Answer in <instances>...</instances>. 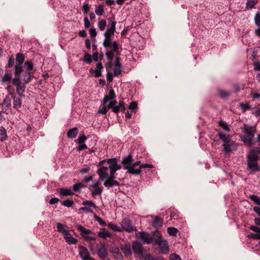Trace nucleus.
<instances>
[{
	"mask_svg": "<svg viewBox=\"0 0 260 260\" xmlns=\"http://www.w3.org/2000/svg\"><path fill=\"white\" fill-rule=\"evenodd\" d=\"M259 151L256 149H250L247 155V169L255 173L260 171L258 164Z\"/></svg>",
	"mask_w": 260,
	"mask_h": 260,
	"instance_id": "f257e3e1",
	"label": "nucleus"
},
{
	"mask_svg": "<svg viewBox=\"0 0 260 260\" xmlns=\"http://www.w3.org/2000/svg\"><path fill=\"white\" fill-rule=\"evenodd\" d=\"M241 129L244 135L241 136V138L244 144L248 147L254 145L255 142L253 138L255 131V128L247 124H244L243 127Z\"/></svg>",
	"mask_w": 260,
	"mask_h": 260,
	"instance_id": "f03ea898",
	"label": "nucleus"
},
{
	"mask_svg": "<svg viewBox=\"0 0 260 260\" xmlns=\"http://www.w3.org/2000/svg\"><path fill=\"white\" fill-rule=\"evenodd\" d=\"M159 233V231L155 230L151 233H148L146 232H139L137 234L140 240L144 244H152L154 245L155 240L156 239V235Z\"/></svg>",
	"mask_w": 260,
	"mask_h": 260,
	"instance_id": "7ed1b4c3",
	"label": "nucleus"
},
{
	"mask_svg": "<svg viewBox=\"0 0 260 260\" xmlns=\"http://www.w3.org/2000/svg\"><path fill=\"white\" fill-rule=\"evenodd\" d=\"M12 84L16 87V92L20 97L24 96L23 93L25 91L26 83L22 82L20 80V74L15 75L12 79Z\"/></svg>",
	"mask_w": 260,
	"mask_h": 260,
	"instance_id": "20e7f679",
	"label": "nucleus"
},
{
	"mask_svg": "<svg viewBox=\"0 0 260 260\" xmlns=\"http://www.w3.org/2000/svg\"><path fill=\"white\" fill-rule=\"evenodd\" d=\"M25 60V56L22 53H18L16 54V64L14 66V75L20 74L23 70L22 64Z\"/></svg>",
	"mask_w": 260,
	"mask_h": 260,
	"instance_id": "39448f33",
	"label": "nucleus"
},
{
	"mask_svg": "<svg viewBox=\"0 0 260 260\" xmlns=\"http://www.w3.org/2000/svg\"><path fill=\"white\" fill-rule=\"evenodd\" d=\"M218 136L219 139L223 142L222 146L223 147V150L226 153H230L232 151L231 148V139L230 135H226L222 132H219Z\"/></svg>",
	"mask_w": 260,
	"mask_h": 260,
	"instance_id": "423d86ee",
	"label": "nucleus"
},
{
	"mask_svg": "<svg viewBox=\"0 0 260 260\" xmlns=\"http://www.w3.org/2000/svg\"><path fill=\"white\" fill-rule=\"evenodd\" d=\"M154 245L159 246L162 253H167L169 251V247L166 240H164L162 235L159 232L156 235V239L155 240Z\"/></svg>",
	"mask_w": 260,
	"mask_h": 260,
	"instance_id": "0eeeda50",
	"label": "nucleus"
},
{
	"mask_svg": "<svg viewBox=\"0 0 260 260\" xmlns=\"http://www.w3.org/2000/svg\"><path fill=\"white\" fill-rule=\"evenodd\" d=\"M107 162L109 165L108 169H110L109 177L111 176L115 177V172L121 168V166L117 164V159L116 158H109Z\"/></svg>",
	"mask_w": 260,
	"mask_h": 260,
	"instance_id": "6e6552de",
	"label": "nucleus"
},
{
	"mask_svg": "<svg viewBox=\"0 0 260 260\" xmlns=\"http://www.w3.org/2000/svg\"><path fill=\"white\" fill-rule=\"evenodd\" d=\"M116 22H113L109 28H108L104 33L105 44L107 45L109 43V41L112 40V37L114 36L116 31Z\"/></svg>",
	"mask_w": 260,
	"mask_h": 260,
	"instance_id": "1a4fd4ad",
	"label": "nucleus"
},
{
	"mask_svg": "<svg viewBox=\"0 0 260 260\" xmlns=\"http://www.w3.org/2000/svg\"><path fill=\"white\" fill-rule=\"evenodd\" d=\"M141 161H137L130 166H124L123 169L128 171L129 174L133 175H140L141 171L140 168Z\"/></svg>",
	"mask_w": 260,
	"mask_h": 260,
	"instance_id": "9d476101",
	"label": "nucleus"
},
{
	"mask_svg": "<svg viewBox=\"0 0 260 260\" xmlns=\"http://www.w3.org/2000/svg\"><path fill=\"white\" fill-rule=\"evenodd\" d=\"M77 229L81 232V236L86 241H91L95 240V238L94 237L89 235L92 233V232L90 230L85 229L81 225H78L77 226Z\"/></svg>",
	"mask_w": 260,
	"mask_h": 260,
	"instance_id": "9b49d317",
	"label": "nucleus"
},
{
	"mask_svg": "<svg viewBox=\"0 0 260 260\" xmlns=\"http://www.w3.org/2000/svg\"><path fill=\"white\" fill-rule=\"evenodd\" d=\"M121 226L123 230L131 233L137 231V228L133 226L131 221L128 218H124L121 221Z\"/></svg>",
	"mask_w": 260,
	"mask_h": 260,
	"instance_id": "f8f14e48",
	"label": "nucleus"
},
{
	"mask_svg": "<svg viewBox=\"0 0 260 260\" xmlns=\"http://www.w3.org/2000/svg\"><path fill=\"white\" fill-rule=\"evenodd\" d=\"M132 248L133 252L140 255H143L144 253V248L142 244L138 241L135 240L132 242Z\"/></svg>",
	"mask_w": 260,
	"mask_h": 260,
	"instance_id": "ddd939ff",
	"label": "nucleus"
},
{
	"mask_svg": "<svg viewBox=\"0 0 260 260\" xmlns=\"http://www.w3.org/2000/svg\"><path fill=\"white\" fill-rule=\"evenodd\" d=\"M97 254L100 258L104 259L108 256V251L104 244L96 245Z\"/></svg>",
	"mask_w": 260,
	"mask_h": 260,
	"instance_id": "4468645a",
	"label": "nucleus"
},
{
	"mask_svg": "<svg viewBox=\"0 0 260 260\" xmlns=\"http://www.w3.org/2000/svg\"><path fill=\"white\" fill-rule=\"evenodd\" d=\"M34 77L33 73L30 72L23 71L20 74V80L26 84L29 83Z\"/></svg>",
	"mask_w": 260,
	"mask_h": 260,
	"instance_id": "2eb2a0df",
	"label": "nucleus"
},
{
	"mask_svg": "<svg viewBox=\"0 0 260 260\" xmlns=\"http://www.w3.org/2000/svg\"><path fill=\"white\" fill-rule=\"evenodd\" d=\"M108 171V168L106 167H101L98 170L97 173L102 180L107 179L109 177Z\"/></svg>",
	"mask_w": 260,
	"mask_h": 260,
	"instance_id": "dca6fc26",
	"label": "nucleus"
},
{
	"mask_svg": "<svg viewBox=\"0 0 260 260\" xmlns=\"http://www.w3.org/2000/svg\"><path fill=\"white\" fill-rule=\"evenodd\" d=\"M78 248L79 250V255L82 258V260H86L89 257H90V253L87 248L79 245L78 246Z\"/></svg>",
	"mask_w": 260,
	"mask_h": 260,
	"instance_id": "f3484780",
	"label": "nucleus"
},
{
	"mask_svg": "<svg viewBox=\"0 0 260 260\" xmlns=\"http://www.w3.org/2000/svg\"><path fill=\"white\" fill-rule=\"evenodd\" d=\"M103 68V66L102 62H99L96 65V69L93 70L92 68H90L89 72L90 74H94L95 77H99L102 76L101 70Z\"/></svg>",
	"mask_w": 260,
	"mask_h": 260,
	"instance_id": "a211bd4d",
	"label": "nucleus"
},
{
	"mask_svg": "<svg viewBox=\"0 0 260 260\" xmlns=\"http://www.w3.org/2000/svg\"><path fill=\"white\" fill-rule=\"evenodd\" d=\"M103 46L107 49V50L111 49L114 50V51H118L119 46L118 44L116 41H112V40L109 41V44L107 45L105 44V41L103 43Z\"/></svg>",
	"mask_w": 260,
	"mask_h": 260,
	"instance_id": "6ab92c4d",
	"label": "nucleus"
},
{
	"mask_svg": "<svg viewBox=\"0 0 260 260\" xmlns=\"http://www.w3.org/2000/svg\"><path fill=\"white\" fill-rule=\"evenodd\" d=\"M103 46L107 49V50L111 49L114 50V51H118L119 46L118 44L116 41H112V40L109 41V44L107 45L105 44V41L103 43Z\"/></svg>",
	"mask_w": 260,
	"mask_h": 260,
	"instance_id": "aec40b11",
	"label": "nucleus"
},
{
	"mask_svg": "<svg viewBox=\"0 0 260 260\" xmlns=\"http://www.w3.org/2000/svg\"><path fill=\"white\" fill-rule=\"evenodd\" d=\"M115 177L111 176L108 177L107 180L104 183V185L106 187H112L113 186H119L120 183L115 180Z\"/></svg>",
	"mask_w": 260,
	"mask_h": 260,
	"instance_id": "412c9836",
	"label": "nucleus"
},
{
	"mask_svg": "<svg viewBox=\"0 0 260 260\" xmlns=\"http://www.w3.org/2000/svg\"><path fill=\"white\" fill-rule=\"evenodd\" d=\"M12 71L10 70H5V74L1 80V82L10 83L11 81H12Z\"/></svg>",
	"mask_w": 260,
	"mask_h": 260,
	"instance_id": "4be33fe9",
	"label": "nucleus"
},
{
	"mask_svg": "<svg viewBox=\"0 0 260 260\" xmlns=\"http://www.w3.org/2000/svg\"><path fill=\"white\" fill-rule=\"evenodd\" d=\"M164 223L163 219L158 216H155L153 221L152 225L153 228L156 229V230L158 231V229L162 227Z\"/></svg>",
	"mask_w": 260,
	"mask_h": 260,
	"instance_id": "5701e85b",
	"label": "nucleus"
},
{
	"mask_svg": "<svg viewBox=\"0 0 260 260\" xmlns=\"http://www.w3.org/2000/svg\"><path fill=\"white\" fill-rule=\"evenodd\" d=\"M115 93L114 89L111 88L109 91L108 94L106 95L103 99V105H106V103L110 100H112L115 98Z\"/></svg>",
	"mask_w": 260,
	"mask_h": 260,
	"instance_id": "b1692460",
	"label": "nucleus"
},
{
	"mask_svg": "<svg viewBox=\"0 0 260 260\" xmlns=\"http://www.w3.org/2000/svg\"><path fill=\"white\" fill-rule=\"evenodd\" d=\"M132 248L131 245L125 244L121 247V250L126 256H130L132 254Z\"/></svg>",
	"mask_w": 260,
	"mask_h": 260,
	"instance_id": "393cba45",
	"label": "nucleus"
},
{
	"mask_svg": "<svg viewBox=\"0 0 260 260\" xmlns=\"http://www.w3.org/2000/svg\"><path fill=\"white\" fill-rule=\"evenodd\" d=\"M1 105L3 108V112H4V110L6 111L10 108L11 106V99L9 95L6 96Z\"/></svg>",
	"mask_w": 260,
	"mask_h": 260,
	"instance_id": "a878e982",
	"label": "nucleus"
},
{
	"mask_svg": "<svg viewBox=\"0 0 260 260\" xmlns=\"http://www.w3.org/2000/svg\"><path fill=\"white\" fill-rule=\"evenodd\" d=\"M63 238L65 239L66 242L69 245L76 244L78 242L77 239L73 237L69 232L68 235H65L63 236Z\"/></svg>",
	"mask_w": 260,
	"mask_h": 260,
	"instance_id": "bb28decb",
	"label": "nucleus"
},
{
	"mask_svg": "<svg viewBox=\"0 0 260 260\" xmlns=\"http://www.w3.org/2000/svg\"><path fill=\"white\" fill-rule=\"evenodd\" d=\"M67 226L65 224H63L61 223H57L56 224V228L57 231L61 233L62 235L64 236L65 235H68V232H69L68 230H66Z\"/></svg>",
	"mask_w": 260,
	"mask_h": 260,
	"instance_id": "cd10ccee",
	"label": "nucleus"
},
{
	"mask_svg": "<svg viewBox=\"0 0 260 260\" xmlns=\"http://www.w3.org/2000/svg\"><path fill=\"white\" fill-rule=\"evenodd\" d=\"M98 236L104 239L107 238H111L112 237L111 234L105 228L102 229L101 231L98 233Z\"/></svg>",
	"mask_w": 260,
	"mask_h": 260,
	"instance_id": "c85d7f7f",
	"label": "nucleus"
},
{
	"mask_svg": "<svg viewBox=\"0 0 260 260\" xmlns=\"http://www.w3.org/2000/svg\"><path fill=\"white\" fill-rule=\"evenodd\" d=\"M133 161V156L129 154L128 156L123 158L121 164L124 166H130L132 165V162Z\"/></svg>",
	"mask_w": 260,
	"mask_h": 260,
	"instance_id": "c756f323",
	"label": "nucleus"
},
{
	"mask_svg": "<svg viewBox=\"0 0 260 260\" xmlns=\"http://www.w3.org/2000/svg\"><path fill=\"white\" fill-rule=\"evenodd\" d=\"M74 193L71 190L66 188H61L59 189V196L67 197L74 195Z\"/></svg>",
	"mask_w": 260,
	"mask_h": 260,
	"instance_id": "7c9ffc66",
	"label": "nucleus"
},
{
	"mask_svg": "<svg viewBox=\"0 0 260 260\" xmlns=\"http://www.w3.org/2000/svg\"><path fill=\"white\" fill-rule=\"evenodd\" d=\"M78 131H79L77 127H74L69 129V131L67 132V135L68 138L70 139H74L77 137Z\"/></svg>",
	"mask_w": 260,
	"mask_h": 260,
	"instance_id": "2f4dec72",
	"label": "nucleus"
},
{
	"mask_svg": "<svg viewBox=\"0 0 260 260\" xmlns=\"http://www.w3.org/2000/svg\"><path fill=\"white\" fill-rule=\"evenodd\" d=\"M112 252L117 260H122L123 259L122 255L120 253L118 247H113L112 249Z\"/></svg>",
	"mask_w": 260,
	"mask_h": 260,
	"instance_id": "473e14b6",
	"label": "nucleus"
},
{
	"mask_svg": "<svg viewBox=\"0 0 260 260\" xmlns=\"http://www.w3.org/2000/svg\"><path fill=\"white\" fill-rule=\"evenodd\" d=\"M22 100L21 97L17 98L14 96L13 98V108L16 110H18L21 106Z\"/></svg>",
	"mask_w": 260,
	"mask_h": 260,
	"instance_id": "72a5a7b5",
	"label": "nucleus"
},
{
	"mask_svg": "<svg viewBox=\"0 0 260 260\" xmlns=\"http://www.w3.org/2000/svg\"><path fill=\"white\" fill-rule=\"evenodd\" d=\"M258 3V0H248L246 4V8L247 9L255 8L256 5H257Z\"/></svg>",
	"mask_w": 260,
	"mask_h": 260,
	"instance_id": "f704fd0d",
	"label": "nucleus"
},
{
	"mask_svg": "<svg viewBox=\"0 0 260 260\" xmlns=\"http://www.w3.org/2000/svg\"><path fill=\"white\" fill-rule=\"evenodd\" d=\"M117 102L116 101H112L110 102L108 106L109 109H111L112 111L115 113H118V109L117 108L116 104Z\"/></svg>",
	"mask_w": 260,
	"mask_h": 260,
	"instance_id": "c9c22d12",
	"label": "nucleus"
},
{
	"mask_svg": "<svg viewBox=\"0 0 260 260\" xmlns=\"http://www.w3.org/2000/svg\"><path fill=\"white\" fill-rule=\"evenodd\" d=\"M117 102L116 101H112L110 102L108 106L109 109H111L112 111L115 113H118V109L117 108L116 104Z\"/></svg>",
	"mask_w": 260,
	"mask_h": 260,
	"instance_id": "e433bc0d",
	"label": "nucleus"
},
{
	"mask_svg": "<svg viewBox=\"0 0 260 260\" xmlns=\"http://www.w3.org/2000/svg\"><path fill=\"white\" fill-rule=\"evenodd\" d=\"M118 51H114V50H107L106 53V56L108 60H112L114 56V52H116L117 54H119L118 53Z\"/></svg>",
	"mask_w": 260,
	"mask_h": 260,
	"instance_id": "4c0bfd02",
	"label": "nucleus"
},
{
	"mask_svg": "<svg viewBox=\"0 0 260 260\" xmlns=\"http://www.w3.org/2000/svg\"><path fill=\"white\" fill-rule=\"evenodd\" d=\"M24 67L26 71L30 72L32 71L34 69V63L32 61H26L24 62Z\"/></svg>",
	"mask_w": 260,
	"mask_h": 260,
	"instance_id": "58836bf2",
	"label": "nucleus"
},
{
	"mask_svg": "<svg viewBox=\"0 0 260 260\" xmlns=\"http://www.w3.org/2000/svg\"><path fill=\"white\" fill-rule=\"evenodd\" d=\"M7 135L5 128L3 126H0V140L4 141L7 139Z\"/></svg>",
	"mask_w": 260,
	"mask_h": 260,
	"instance_id": "ea45409f",
	"label": "nucleus"
},
{
	"mask_svg": "<svg viewBox=\"0 0 260 260\" xmlns=\"http://www.w3.org/2000/svg\"><path fill=\"white\" fill-rule=\"evenodd\" d=\"M104 12V8L103 5L98 6L95 10V13L99 16L103 15Z\"/></svg>",
	"mask_w": 260,
	"mask_h": 260,
	"instance_id": "a19ab883",
	"label": "nucleus"
},
{
	"mask_svg": "<svg viewBox=\"0 0 260 260\" xmlns=\"http://www.w3.org/2000/svg\"><path fill=\"white\" fill-rule=\"evenodd\" d=\"M98 27L100 29V30H104L107 25V22L105 19H102L100 20L98 24Z\"/></svg>",
	"mask_w": 260,
	"mask_h": 260,
	"instance_id": "79ce46f5",
	"label": "nucleus"
},
{
	"mask_svg": "<svg viewBox=\"0 0 260 260\" xmlns=\"http://www.w3.org/2000/svg\"><path fill=\"white\" fill-rule=\"evenodd\" d=\"M167 232L170 236H176V234L179 232L177 229L173 227H169L167 229Z\"/></svg>",
	"mask_w": 260,
	"mask_h": 260,
	"instance_id": "37998d69",
	"label": "nucleus"
},
{
	"mask_svg": "<svg viewBox=\"0 0 260 260\" xmlns=\"http://www.w3.org/2000/svg\"><path fill=\"white\" fill-rule=\"evenodd\" d=\"M240 107L243 112L250 109V106L248 102L240 103Z\"/></svg>",
	"mask_w": 260,
	"mask_h": 260,
	"instance_id": "c03bdc74",
	"label": "nucleus"
},
{
	"mask_svg": "<svg viewBox=\"0 0 260 260\" xmlns=\"http://www.w3.org/2000/svg\"><path fill=\"white\" fill-rule=\"evenodd\" d=\"M249 199L254 202L256 205L260 206V198L255 194L250 195Z\"/></svg>",
	"mask_w": 260,
	"mask_h": 260,
	"instance_id": "a18cd8bd",
	"label": "nucleus"
},
{
	"mask_svg": "<svg viewBox=\"0 0 260 260\" xmlns=\"http://www.w3.org/2000/svg\"><path fill=\"white\" fill-rule=\"evenodd\" d=\"M15 63V59L13 55H11L9 57L8 60V63L7 65L6 66V68H11L14 66Z\"/></svg>",
	"mask_w": 260,
	"mask_h": 260,
	"instance_id": "49530a36",
	"label": "nucleus"
},
{
	"mask_svg": "<svg viewBox=\"0 0 260 260\" xmlns=\"http://www.w3.org/2000/svg\"><path fill=\"white\" fill-rule=\"evenodd\" d=\"M85 187V185L82 183H78L75 184L73 186V189L74 191H78L80 192V189L81 188H83Z\"/></svg>",
	"mask_w": 260,
	"mask_h": 260,
	"instance_id": "de8ad7c7",
	"label": "nucleus"
},
{
	"mask_svg": "<svg viewBox=\"0 0 260 260\" xmlns=\"http://www.w3.org/2000/svg\"><path fill=\"white\" fill-rule=\"evenodd\" d=\"M108 226L115 232H120L122 231L121 229L117 224H113L111 222L108 224Z\"/></svg>",
	"mask_w": 260,
	"mask_h": 260,
	"instance_id": "09e8293b",
	"label": "nucleus"
},
{
	"mask_svg": "<svg viewBox=\"0 0 260 260\" xmlns=\"http://www.w3.org/2000/svg\"><path fill=\"white\" fill-rule=\"evenodd\" d=\"M82 204L84 206H88L89 207H93L94 209H96L98 208L96 205L91 201H84L82 202Z\"/></svg>",
	"mask_w": 260,
	"mask_h": 260,
	"instance_id": "8fccbe9b",
	"label": "nucleus"
},
{
	"mask_svg": "<svg viewBox=\"0 0 260 260\" xmlns=\"http://www.w3.org/2000/svg\"><path fill=\"white\" fill-rule=\"evenodd\" d=\"M83 60L87 63L90 64L92 60L91 55L88 53H85Z\"/></svg>",
	"mask_w": 260,
	"mask_h": 260,
	"instance_id": "3c124183",
	"label": "nucleus"
},
{
	"mask_svg": "<svg viewBox=\"0 0 260 260\" xmlns=\"http://www.w3.org/2000/svg\"><path fill=\"white\" fill-rule=\"evenodd\" d=\"M218 125L225 131L229 132L230 131V129L228 125L226 124L225 122L223 121L220 120L218 122Z\"/></svg>",
	"mask_w": 260,
	"mask_h": 260,
	"instance_id": "603ef678",
	"label": "nucleus"
},
{
	"mask_svg": "<svg viewBox=\"0 0 260 260\" xmlns=\"http://www.w3.org/2000/svg\"><path fill=\"white\" fill-rule=\"evenodd\" d=\"M74 203L72 200L67 199L61 202V204L67 207H71L74 205Z\"/></svg>",
	"mask_w": 260,
	"mask_h": 260,
	"instance_id": "864d4df0",
	"label": "nucleus"
},
{
	"mask_svg": "<svg viewBox=\"0 0 260 260\" xmlns=\"http://www.w3.org/2000/svg\"><path fill=\"white\" fill-rule=\"evenodd\" d=\"M218 93L220 98L222 99L228 98L230 95V93L229 92L226 91L224 90H219Z\"/></svg>",
	"mask_w": 260,
	"mask_h": 260,
	"instance_id": "5fc2aeb1",
	"label": "nucleus"
},
{
	"mask_svg": "<svg viewBox=\"0 0 260 260\" xmlns=\"http://www.w3.org/2000/svg\"><path fill=\"white\" fill-rule=\"evenodd\" d=\"M94 219L98 221L99 224L102 226H106V222L100 217L98 216L96 214L94 215Z\"/></svg>",
	"mask_w": 260,
	"mask_h": 260,
	"instance_id": "6e6d98bb",
	"label": "nucleus"
},
{
	"mask_svg": "<svg viewBox=\"0 0 260 260\" xmlns=\"http://www.w3.org/2000/svg\"><path fill=\"white\" fill-rule=\"evenodd\" d=\"M247 237L249 239H260V234L251 233L247 236Z\"/></svg>",
	"mask_w": 260,
	"mask_h": 260,
	"instance_id": "4d7b16f0",
	"label": "nucleus"
},
{
	"mask_svg": "<svg viewBox=\"0 0 260 260\" xmlns=\"http://www.w3.org/2000/svg\"><path fill=\"white\" fill-rule=\"evenodd\" d=\"M117 108L118 109V112L121 111L123 112L125 110L126 108L125 106V103L123 101H120L119 102L118 105L117 106Z\"/></svg>",
	"mask_w": 260,
	"mask_h": 260,
	"instance_id": "13d9d810",
	"label": "nucleus"
},
{
	"mask_svg": "<svg viewBox=\"0 0 260 260\" xmlns=\"http://www.w3.org/2000/svg\"><path fill=\"white\" fill-rule=\"evenodd\" d=\"M254 22L257 26H260V12H258L256 13L254 17Z\"/></svg>",
	"mask_w": 260,
	"mask_h": 260,
	"instance_id": "bf43d9fd",
	"label": "nucleus"
},
{
	"mask_svg": "<svg viewBox=\"0 0 260 260\" xmlns=\"http://www.w3.org/2000/svg\"><path fill=\"white\" fill-rule=\"evenodd\" d=\"M102 188H96L93 191H92L91 194L93 197L96 195H100L102 193Z\"/></svg>",
	"mask_w": 260,
	"mask_h": 260,
	"instance_id": "052dcab7",
	"label": "nucleus"
},
{
	"mask_svg": "<svg viewBox=\"0 0 260 260\" xmlns=\"http://www.w3.org/2000/svg\"><path fill=\"white\" fill-rule=\"evenodd\" d=\"M107 111L108 110L107 109V107H106L105 105H104L103 106L100 107L99 109L98 110V113L106 114Z\"/></svg>",
	"mask_w": 260,
	"mask_h": 260,
	"instance_id": "680f3d73",
	"label": "nucleus"
},
{
	"mask_svg": "<svg viewBox=\"0 0 260 260\" xmlns=\"http://www.w3.org/2000/svg\"><path fill=\"white\" fill-rule=\"evenodd\" d=\"M144 260H162V259L158 257H153L150 254H147L145 255V256L144 257Z\"/></svg>",
	"mask_w": 260,
	"mask_h": 260,
	"instance_id": "e2e57ef3",
	"label": "nucleus"
},
{
	"mask_svg": "<svg viewBox=\"0 0 260 260\" xmlns=\"http://www.w3.org/2000/svg\"><path fill=\"white\" fill-rule=\"evenodd\" d=\"M90 10V5L88 4H84L82 7V11L84 14H87Z\"/></svg>",
	"mask_w": 260,
	"mask_h": 260,
	"instance_id": "0e129e2a",
	"label": "nucleus"
},
{
	"mask_svg": "<svg viewBox=\"0 0 260 260\" xmlns=\"http://www.w3.org/2000/svg\"><path fill=\"white\" fill-rule=\"evenodd\" d=\"M121 68L116 67L113 70V74L114 76H118L121 74Z\"/></svg>",
	"mask_w": 260,
	"mask_h": 260,
	"instance_id": "69168bd1",
	"label": "nucleus"
},
{
	"mask_svg": "<svg viewBox=\"0 0 260 260\" xmlns=\"http://www.w3.org/2000/svg\"><path fill=\"white\" fill-rule=\"evenodd\" d=\"M138 107V104L136 102H131L129 106H128V109L129 110H131L132 111H134L136 109H137Z\"/></svg>",
	"mask_w": 260,
	"mask_h": 260,
	"instance_id": "338daca9",
	"label": "nucleus"
},
{
	"mask_svg": "<svg viewBox=\"0 0 260 260\" xmlns=\"http://www.w3.org/2000/svg\"><path fill=\"white\" fill-rule=\"evenodd\" d=\"M6 89L8 91V93L10 94V95H13L15 93V88L13 86H11V85H8L7 87H6Z\"/></svg>",
	"mask_w": 260,
	"mask_h": 260,
	"instance_id": "774afa93",
	"label": "nucleus"
}]
</instances>
